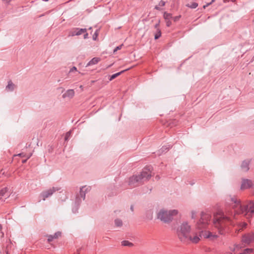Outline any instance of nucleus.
I'll return each instance as SVG.
<instances>
[{
	"label": "nucleus",
	"mask_w": 254,
	"mask_h": 254,
	"mask_svg": "<svg viewBox=\"0 0 254 254\" xmlns=\"http://www.w3.org/2000/svg\"><path fill=\"white\" fill-rule=\"evenodd\" d=\"M234 205V212L242 214L247 218L252 217L254 213V202H251L248 204H241L239 201H236Z\"/></svg>",
	"instance_id": "nucleus-1"
},
{
	"label": "nucleus",
	"mask_w": 254,
	"mask_h": 254,
	"mask_svg": "<svg viewBox=\"0 0 254 254\" xmlns=\"http://www.w3.org/2000/svg\"><path fill=\"white\" fill-rule=\"evenodd\" d=\"M235 214L233 215V212L231 210H227L226 212V215H224L222 212L219 211L214 215L213 223L220 233H221V229L223 227L227 221L230 220L231 217H235Z\"/></svg>",
	"instance_id": "nucleus-2"
},
{
	"label": "nucleus",
	"mask_w": 254,
	"mask_h": 254,
	"mask_svg": "<svg viewBox=\"0 0 254 254\" xmlns=\"http://www.w3.org/2000/svg\"><path fill=\"white\" fill-rule=\"evenodd\" d=\"M178 213V210L175 209L170 210L161 209L158 213L157 217L161 221L168 223L171 221L173 217L177 215Z\"/></svg>",
	"instance_id": "nucleus-3"
},
{
	"label": "nucleus",
	"mask_w": 254,
	"mask_h": 254,
	"mask_svg": "<svg viewBox=\"0 0 254 254\" xmlns=\"http://www.w3.org/2000/svg\"><path fill=\"white\" fill-rule=\"evenodd\" d=\"M190 231V225L187 222L182 223L177 230L178 236L180 241L184 243Z\"/></svg>",
	"instance_id": "nucleus-4"
},
{
	"label": "nucleus",
	"mask_w": 254,
	"mask_h": 254,
	"mask_svg": "<svg viewBox=\"0 0 254 254\" xmlns=\"http://www.w3.org/2000/svg\"><path fill=\"white\" fill-rule=\"evenodd\" d=\"M151 177V174L146 172L143 171L141 174L137 175H134L130 178L128 184L133 187H136L141 184L142 180L146 178L148 179Z\"/></svg>",
	"instance_id": "nucleus-5"
},
{
	"label": "nucleus",
	"mask_w": 254,
	"mask_h": 254,
	"mask_svg": "<svg viewBox=\"0 0 254 254\" xmlns=\"http://www.w3.org/2000/svg\"><path fill=\"white\" fill-rule=\"evenodd\" d=\"M211 218V215L207 213L202 212L201 217L196 224V229L201 230L206 228Z\"/></svg>",
	"instance_id": "nucleus-6"
},
{
	"label": "nucleus",
	"mask_w": 254,
	"mask_h": 254,
	"mask_svg": "<svg viewBox=\"0 0 254 254\" xmlns=\"http://www.w3.org/2000/svg\"><path fill=\"white\" fill-rule=\"evenodd\" d=\"M201 235L199 233V230L198 231H191L189 233V235L187 237L184 243L186 244H197L200 240Z\"/></svg>",
	"instance_id": "nucleus-7"
},
{
	"label": "nucleus",
	"mask_w": 254,
	"mask_h": 254,
	"mask_svg": "<svg viewBox=\"0 0 254 254\" xmlns=\"http://www.w3.org/2000/svg\"><path fill=\"white\" fill-rule=\"evenodd\" d=\"M59 189L58 188L53 187L46 191H43L41 195L43 200H45L46 198L52 195L55 192L58 191Z\"/></svg>",
	"instance_id": "nucleus-8"
},
{
	"label": "nucleus",
	"mask_w": 254,
	"mask_h": 254,
	"mask_svg": "<svg viewBox=\"0 0 254 254\" xmlns=\"http://www.w3.org/2000/svg\"><path fill=\"white\" fill-rule=\"evenodd\" d=\"M254 240V234L253 233H248L243 236L242 242L245 244H249Z\"/></svg>",
	"instance_id": "nucleus-9"
},
{
	"label": "nucleus",
	"mask_w": 254,
	"mask_h": 254,
	"mask_svg": "<svg viewBox=\"0 0 254 254\" xmlns=\"http://www.w3.org/2000/svg\"><path fill=\"white\" fill-rule=\"evenodd\" d=\"M198 230L199 233L201 235V237L202 236L205 238H208L211 240H213L217 237L216 235L213 234L212 233L210 232V231H203L201 230Z\"/></svg>",
	"instance_id": "nucleus-10"
},
{
	"label": "nucleus",
	"mask_w": 254,
	"mask_h": 254,
	"mask_svg": "<svg viewBox=\"0 0 254 254\" xmlns=\"http://www.w3.org/2000/svg\"><path fill=\"white\" fill-rule=\"evenodd\" d=\"M252 188L254 191V182L252 183L249 180H244L242 181L241 189L242 190Z\"/></svg>",
	"instance_id": "nucleus-11"
},
{
	"label": "nucleus",
	"mask_w": 254,
	"mask_h": 254,
	"mask_svg": "<svg viewBox=\"0 0 254 254\" xmlns=\"http://www.w3.org/2000/svg\"><path fill=\"white\" fill-rule=\"evenodd\" d=\"M74 94L75 92L73 89H69L63 95V98L66 100H70L74 97Z\"/></svg>",
	"instance_id": "nucleus-12"
},
{
	"label": "nucleus",
	"mask_w": 254,
	"mask_h": 254,
	"mask_svg": "<svg viewBox=\"0 0 254 254\" xmlns=\"http://www.w3.org/2000/svg\"><path fill=\"white\" fill-rule=\"evenodd\" d=\"M61 232H57L54 234L53 235H49L48 236V241L49 242H52L54 239H57L59 237L61 236Z\"/></svg>",
	"instance_id": "nucleus-13"
},
{
	"label": "nucleus",
	"mask_w": 254,
	"mask_h": 254,
	"mask_svg": "<svg viewBox=\"0 0 254 254\" xmlns=\"http://www.w3.org/2000/svg\"><path fill=\"white\" fill-rule=\"evenodd\" d=\"M90 187L83 186L80 189V194L82 197L84 198L85 192L90 190Z\"/></svg>",
	"instance_id": "nucleus-14"
},
{
	"label": "nucleus",
	"mask_w": 254,
	"mask_h": 254,
	"mask_svg": "<svg viewBox=\"0 0 254 254\" xmlns=\"http://www.w3.org/2000/svg\"><path fill=\"white\" fill-rule=\"evenodd\" d=\"M15 88V85L11 81L8 82V84L6 87V90L7 91H12Z\"/></svg>",
	"instance_id": "nucleus-15"
},
{
	"label": "nucleus",
	"mask_w": 254,
	"mask_h": 254,
	"mask_svg": "<svg viewBox=\"0 0 254 254\" xmlns=\"http://www.w3.org/2000/svg\"><path fill=\"white\" fill-rule=\"evenodd\" d=\"M100 61V59L99 58H93L89 63L87 64L86 66L96 64L98 63Z\"/></svg>",
	"instance_id": "nucleus-16"
},
{
	"label": "nucleus",
	"mask_w": 254,
	"mask_h": 254,
	"mask_svg": "<svg viewBox=\"0 0 254 254\" xmlns=\"http://www.w3.org/2000/svg\"><path fill=\"white\" fill-rule=\"evenodd\" d=\"M86 29H76L74 33L72 34V36L73 35H80L82 34V33H84L86 32Z\"/></svg>",
	"instance_id": "nucleus-17"
},
{
	"label": "nucleus",
	"mask_w": 254,
	"mask_h": 254,
	"mask_svg": "<svg viewBox=\"0 0 254 254\" xmlns=\"http://www.w3.org/2000/svg\"><path fill=\"white\" fill-rule=\"evenodd\" d=\"M249 164V161H245L243 162L242 164V168L244 170V171H248L249 170L248 166Z\"/></svg>",
	"instance_id": "nucleus-18"
},
{
	"label": "nucleus",
	"mask_w": 254,
	"mask_h": 254,
	"mask_svg": "<svg viewBox=\"0 0 254 254\" xmlns=\"http://www.w3.org/2000/svg\"><path fill=\"white\" fill-rule=\"evenodd\" d=\"M127 69H126V70H123L121 72H118L117 73H115V74H113L112 75H111L109 78V80L110 81H111L112 80H113L114 79H115V78H116L117 77H118V76H119L121 73H123L124 71L127 70Z\"/></svg>",
	"instance_id": "nucleus-19"
},
{
	"label": "nucleus",
	"mask_w": 254,
	"mask_h": 254,
	"mask_svg": "<svg viewBox=\"0 0 254 254\" xmlns=\"http://www.w3.org/2000/svg\"><path fill=\"white\" fill-rule=\"evenodd\" d=\"M186 6L191 8H195L198 6V4L195 2H191L190 3H188Z\"/></svg>",
	"instance_id": "nucleus-20"
},
{
	"label": "nucleus",
	"mask_w": 254,
	"mask_h": 254,
	"mask_svg": "<svg viewBox=\"0 0 254 254\" xmlns=\"http://www.w3.org/2000/svg\"><path fill=\"white\" fill-rule=\"evenodd\" d=\"M163 16L165 20H170L172 18V14L166 12H164Z\"/></svg>",
	"instance_id": "nucleus-21"
},
{
	"label": "nucleus",
	"mask_w": 254,
	"mask_h": 254,
	"mask_svg": "<svg viewBox=\"0 0 254 254\" xmlns=\"http://www.w3.org/2000/svg\"><path fill=\"white\" fill-rule=\"evenodd\" d=\"M7 190H8V189L7 188H4L1 189L0 190V196H4L5 194H6V193L7 192Z\"/></svg>",
	"instance_id": "nucleus-22"
},
{
	"label": "nucleus",
	"mask_w": 254,
	"mask_h": 254,
	"mask_svg": "<svg viewBox=\"0 0 254 254\" xmlns=\"http://www.w3.org/2000/svg\"><path fill=\"white\" fill-rule=\"evenodd\" d=\"M122 245H123L124 246L131 247L133 245L131 243L129 242L128 241H124L122 242Z\"/></svg>",
	"instance_id": "nucleus-23"
},
{
	"label": "nucleus",
	"mask_w": 254,
	"mask_h": 254,
	"mask_svg": "<svg viewBox=\"0 0 254 254\" xmlns=\"http://www.w3.org/2000/svg\"><path fill=\"white\" fill-rule=\"evenodd\" d=\"M115 224L118 227L121 226L122 225V221L120 219H116L115 220Z\"/></svg>",
	"instance_id": "nucleus-24"
},
{
	"label": "nucleus",
	"mask_w": 254,
	"mask_h": 254,
	"mask_svg": "<svg viewBox=\"0 0 254 254\" xmlns=\"http://www.w3.org/2000/svg\"><path fill=\"white\" fill-rule=\"evenodd\" d=\"M161 31L159 30L155 35V39H157L161 36Z\"/></svg>",
	"instance_id": "nucleus-25"
},
{
	"label": "nucleus",
	"mask_w": 254,
	"mask_h": 254,
	"mask_svg": "<svg viewBox=\"0 0 254 254\" xmlns=\"http://www.w3.org/2000/svg\"><path fill=\"white\" fill-rule=\"evenodd\" d=\"M123 44L122 45H120L119 46H118L117 47L115 50H114V53H115L116 52H117L118 50H121L122 48V46H123Z\"/></svg>",
	"instance_id": "nucleus-26"
},
{
	"label": "nucleus",
	"mask_w": 254,
	"mask_h": 254,
	"mask_svg": "<svg viewBox=\"0 0 254 254\" xmlns=\"http://www.w3.org/2000/svg\"><path fill=\"white\" fill-rule=\"evenodd\" d=\"M71 134V132L70 131L67 132L66 133L65 136V140H66L68 139V138L70 137Z\"/></svg>",
	"instance_id": "nucleus-27"
},
{
	"label": "nucleus",
	"mask_w": 254,
	"mask_h": 254,
	"mask_svg": "<svg viewBox=\"0 0 254 254\" xmlns=\"http://www.w3.org/2000/svg\"><path fill=\"white\" fill-rule=\"evenodd\" d=\"M98 31H96V32L95 33V34L93 36V39L94 40H96L97 37H98Z\"/></svg>",
	"instance_id": "nucleus-28"
},
{
	"label": "nucleus",
	"mask_w": 254,
	"mask_h": 254,
	"mask_svg": "<svg viewBox=\"0 0 254 254\" xmlns=\"http://www.w3.org/2000/svg\"><path fill=\"white\" fill-rule=\"evenodd\" d=\"M165 1H163V0H161V1L159 2V3H158V5H159V6H164V5H165Z\"/></svg>",
	"instance_id": "nucleus-29"
},
{
	"label": "nucleus",
	"mask_w": 254,
	"mask_h": 254,
	"mask_svg": "<svg viewBox=\"0 0 254 254\" xmlns=\"http://www.w3.org/2000/svg\"><path fill=\"white\" fill-rule=\"evenodd\" d=\"M166 25L168 27H169L171 26L172 23L170 20H166Z\"/></svg>",
	"instance_id": "nucleus-30"
},
{
	"label": "nucleus",
	"mask_w": 254,
	"mask_h": 254,
	"mask_svg": "<svg viewBox=\"0 0 254 254\" xmlns=\"http://www.w3.org/2000/svg\"><path fill=\"white\" fill-rule=\"evenodd\" d=\"M77 70V68L75 66H73L72 67L70 70V72H74V71H76Z\"/></svg>",
	"instance_id": "nucleus-31"
},
{
	"label": "nucleus",
	"mask_w": 254,
	"mask_h": 254,
	"mask_svg": "<svg viewBox=\"0 0 254 254\" xmlns=\"http://www.w3.org/2000/svg\"><path fill=\"white\" fill-rule=\"evenodd\" d=\"M246 225H247V223H245V222H243V223H242L241 224V226H241L242 228H244V227H245L246 226Z\"/></svg>",
	"instance_id": "nucleus-32"
},
{
	"label": "nucleus",
	"mask_w": 254,
	"mask_h": 254,
	"mask_svg": "<svg viewBox=\"0 0 254 254\" xmlns=\"http://www.w3.org/2000/svg\"><path fill=\"white\" fill-rule=\"evenodd\" d=\"M195 214H196V212L195 211H191V217H192V218H194Z\"/></svg>",
	"instance_id": "nucleus-33"
},
{
	"label": "nucleus",
	"mask_w": 254,
	"mask_h": 254,
	"mask_svg": "<svg viewBox=\"0 0 254 254\" xmlns=\"http://www.w3.org/2000/svg\"><path fill=\"white\" fill-rule=\"evenodd\" d=\"M17 156H21V157H26V155L23 154V153H20V154H18V155H17Z\"/></svg>",
	"instance_id": "nucleus-34"
},
{
	"label": "nucleus",
	"mask_w": 254,
	"mask_h": 254,
	"mask_svg": "<svg viewBox=\"0 0 254 254\" xmlns=\"http://www.w3.org/2000/svg\"><path fill=\"white\" fill-rule=\"evenodd\" d=\"M179 18H180V16H176V17H174L173 19L175 21H176L179 19Z\"/></svg>",
	"instance_id": "nucleus-35"
},
{
	"label": "nucleus",
	"mask_w": 254,
	"mask_h": 254,
	"mask_svg": "<svg viewBox=\"0 0 254 254\" xmlns=\"http://www.w3.org/2000/svg\"><path fill=\"white\" fill-rule=\"evenodd\" d=\"M155 8L156 9H157V10H160L159 6V5H156V6L155 7Z\"/></svg>",
	"instance_id": "nucleus-36"
},
{
	"label": "nucleus",
	"mask_w": 254,
	"mask_h": 254,
	"mask_svg": "<svg viewBox=\"0 0 254 254\" xmlns=\"http://www.w3.org/2000/svg\"><path fill=\"white\" fill-rule=\"evenodd\" d=\"M88 34L87 33H86L84 35V38L85 39L87 38V36Z\"/></svg>",
	"instance_id": "nucleus-37"
},
{
	"label": "nucleus",
	"mask_w": 254,
	"mask_h": 254,
	"mask_svg": "<svg viewBox=\"0 0 254 254\" xmlns=\"http://www.w3.org/2000/svg\"><path fill=\"white\" fill-rule=\"evenodd\" d=\"M26 161H27V159L23 160L22 161V163H25L26 162Z\"/></svg>",
	"instance_id": "nucleus-38"
},
{
	"label": "nucleus",
	"mask_w": 254,
	"mask_h": 254,
	"mask_svg": "<svg viewBox=\"0 0 254 254\" xmlns=\"http://www.w3.org/2000/svg\"><path fill=\"white\" fill-rule=\"evenodd\" d=\"M208 5H209V3H208L207 4L204 5L203 8H205V7H207Z\"/></svg>",
	"instance_id": "nucleus-39"
},
{
	"label": "nucleus",
	"mask_w": 254,
	"mask_h": 254,
	"mask_svg": "<svg viewBox=\"0 0 254 254\" xmlns=\"http://www.w3.org/2000/svg\"><path fill=\"white\" fill-rule=\"evenodd\" d=\"M159 22L158 24H156L155 25V28H157L158 26H159Z\"/></svg>",
	"instance_id": "nucleus-40"
},
{
	"label": "nucleus",
	"mask_w": 254,
	"mask_h": 254,
	"mask_svg": "<svg viewBox=\"0 0 254 254\" xmlns=\"http://www.w3.org/2000/svg\"><path fill=\"white\" fill-rule=\"evenodd\" d=\"M31 154H30L28 156H27V159L31 157Z\"/></svg>",
	"instance_id": "nucleus-41"
},
{
	"label": "nucleus",
	"mask_w": 254,
	"mask_h": 254,
	"mask_svg": "<svg viewBox=\"0 0 254 254\" xmlns=\"http://www.w3.org/2000/svg\"><path fill=\"white\" fill-rule=\"evenodd\" d=\"M238 249H239V247L238 246H236V248H235V250H237Z\"/></svg>",
	"instance_id": "nucleus-42"
}]
</instances>
